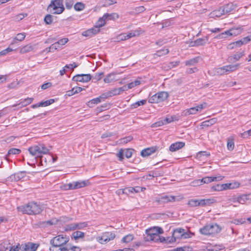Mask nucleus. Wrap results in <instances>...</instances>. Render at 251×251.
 <instances>
[{
	"mask_svg": "<svg viewBox=\"0 0 251 251\" xmlns=\"http://www.w3.org/2000/svg\"><path fill=\"white\" fill-rule=\"evenodd\" d=\"M74 3V0H66L65 5L67 9H70L72 7V6Z\"/></svg>",
	"mask_w": 251,
	"mask_h": 251,
	"instance_id": "e2e57ef3",
	"label": "nucleus"
},
{
	"mask_svg": "<svg viewBox=\"0 0 251 251\" xmlns=\"http://www.w3.org/2000/svg\"><path fill=\"white\" fill-rule=\"evenodd\" d=\"M100 102H101V100L100 99V98L98 97V98L93 99L91 100H90L88 102V106L89 107H92L94 106V104H97L99 103H100Z\"/></svg>",
	"mask_w": 251,
	"mask_h": 251,
	"instance_id": "4c0bfd02",
	"label": "nucleus"
},
{
	"mask_svg": "<svg viewBox=\"0 0 251 251\" xmlns=\"http://www.w3.org/2000/svg\"><path fill=\"white\" fill-rule=\"evenodd\" d=\"M25 176V173L24 172H20L12 175L10 176V179L12 181H18Z\"/></svg>",
	"mask_w": 251,
	"mask_h": 251,
	"instance_id": "b1692460",
	"label": "nucleus"
},
{
	"mask_svg": "<svg viewBox=\"0 0 251 251\" xmlns=\"http://www.w3.org/2000/svg\"><path fill=\"white\" fill-rule=\"evenodd\" d=\"M207 106V103L203 102L197 105L195 107H191L185 110L183 112L185 116H187L190 115L196 114L198 112H201L203 109L205 108Z\"/></svg>",
	"mask_w": 251,
	"mask_h": 251,
	"instance_id": "9d476101",
	"label": "nucleus"
},
{
	"mask_svg": "<svg viewBox=\"0 0 251 251\" xmlns=\"http://www.w3.org/2000/svg\"><path fill=\"white\" fill-rule=\"evenodd\" d=\"M243 31V28L241 27H238L236 28H232L228 30H226L224 32H222L218 34L216 38L217 39H223L230 36H236L240 33Z\"/></svg>",
	"mask_w": 251,
	"mask_h": 251,
	"instance_id": "6e6552de",
	"label": "nucleus"
},
{
	"mask_svg": "<svg viewBox=\"0 0 251 251\" xmlns=\"http://www.w3.org/2000/svg\"><path fill=\"white\" fill-rule=\"evenodd\" d=\"M76 229L75 223H71L67 225L65 227V230L72 231Z\"/></svg>",
	"mask_w": 251,
	"mask_h": 251,
	"instance_id": "de8ad7c7",
	"label": "nucleus"
},
{
	"mask_svg": "<svg viewBox=\"0 0 251 251\" xmlns=\"http://www.w3.org/2000/svg\"><path fill=\"white\" fill-rule=\"evenodd\" d=\"M221 7L224 14H226L234 10L237 6L236 4L229 3Z\"/></svg>",
	"mask_w": 251,
	"mask_h": 251,
	"instance_id": "aec40b11",
	"label": "nucleus"
},
{
	"mask_svg": "<svg viewBox=\"0 0 251 251\" xmlns=\"http://www.w3.org/2000/svg\"><path fill=\"white\" fill-rule=\"evenodd\" d=\"M89 184L88 180H81L73 181L68 184H66L62 186V188L65 190L77 189L83 188Z\"/></svg>",
	"mask_w": 251,
	"mask_h": 251,
	"instance_id": "0eeeda50",
	"label": "nucleus"
},
{
	"mask_svg": "<svg viewBox=\"0 0 251 251\" xmlns=\"http://www.w3.org/2000/svg\"><path fill=\"white\" fill-rule=\"evenodd\" d=\"M200 60L199 57H196L193 58H192L190 60H186L185 62V64L186 66H194L197 63L199 62Z\"/></svg>",
	"mask_w": 251,
	"mask_h": 251,
	"instance_id": "7c9ffc66",
	"label": "nucleus"
},
{
	"mask_svg": "<svg viewBox=\"0 0 251 251\" xmlns=\"http://www.w3.org/2000/svg\"><path fill=\"white\" fill-rule=\"evenodd\" d=\"M212 189L214 191H220L224 190L223 189V185L222 184H217L216 185L213 186L212 187Z\"/></svg>",
	"mask_w": 251,
	"mask_h": 251,
	"instance_id": "052dcab7",
	"label": "nucleus"
},
{
	"mask_svg": "<svg viewBox=\"0 0 251 251\" xmlns=\"http://www.w3.org/2000/svg\"><path fill=\"white\" fill-rule=\"evenodd\" d=\"M60 48V47L57 44L56 42L52 44L49 48V51L53 52L57 49Z\"/></svg>",
	"mask_w": 251,
	"mask_h": 251,
	"instance_id": "3c124183",
	"label": "nucleus"
},
{
	"mask_svg": "<svg viewBox=\"0 0 251 251\" xmlns=\"http://www.w3.org/2000/svg\"><path fill=\"white\" fill-rule=\"evenodd\" d=\"M217 121V119L216 118H212L210 120H206L202 123V126H210L215 124Z\"/></svg>",
	"mask_w": 251,
	"mask_h": 251,
	"instance_id": "c756f323",
	"label": "nucleus"
},
{
	"mask_svg": "<svg viewBox=\"0 0 251 251\" xmlns=\"http://www.w3.org/2000/svg\"><path fill=\"white\" fill-rule=\"evenodd\" d=\"M139 32L138 31H134L133 32H131L127 34H126V39H130L131 37H135L137 35H139Z\"/></svg>",
	"mask_w": 251,
	"mask_h": 251,
	"instance_id": "5fc2aeb1",
	"label": "nucleus"
},
{
	"mask_svg": "<svg viewBox=\"0 0 251 251\" xmlns=\"http://www.w3.org/2000/svg\"><path fill=\"white\" fill-rule=\"evenodd\" d=\"M62 251H80L81 249L77 246L69 247L67 245L66 247L62 249Z\"/></svg>",
	"mask_w": 251,
	"mask_h": 251,
	"instance_id": "c9c22d12",
	"label": "nucleus"
},
{
	"mask_svg": "<svg viewBox=\"0 0 251 251\" xmlns=\"http://www.w3.org/2000/svg\"><path fill=\"white\" fill-rule=\"evenodd\" d=\"M173 234L176 239L181 238L186 239L190 237L189 234L185 232L184 229L181 228H176L174 230Z\"/></svg>",
	"mask_w": 251,
	"mask_h": 251,
	"instance_id": "ddd939ff",
	"label": "nucleus"
},
{
	"mask_svg": "<svg viewBox=\"0 0 251 251\" xmlns=\"http://www.w3.org/2000/svg\"><path fill=\"white\" fill-rule=\"evenodd\" d=\"M251 201V194L239 196V203L244 204Z\"/></svg>",
	"mask_w": 251,
	"mask_h": 251,
	"instance_id": "6ab92c4d",
	"label": "nucleus"
},
{
	"mask_svg": "<svg viewBox=\"0 0 251 251\" xmlns=\"http://www.w3.org/2000/svg\"><path fill=\"white\" fill-rule=\"evenodd\" d=\"M38 246L32 243H27V244H22L20 249L23 251H36Z\"/></svg>",
	"mask_w": 251,
	"mask_h": 251,
	"instance_id": "2eb2a0df",
	"label": "nucleus"
},
{
	"mask_svg": "<svg viewBox=\"0 0 251 251\" xmlns=\"http://www.w3.org/2000/svg\"><path fill=\"white\" fill-rule=\"evenodd\" d=\"M221 229L220 226L216 224H209L200 228V232L202 235H210L219 233Z\"/></svg>",
	"mask_w": 251,
	"mask_h": 251,
	"instance_id": "20e7f679",
	"label": "nucleus"
},
{
	"mask_svg": "<svg viewBox=\"0 0 251 251\" xmlns=\"http://www.w3.org/2000/svg\"><path fill=\"white\" fill-rule=\"evenodd\" d=\"M216 201L214 199H204L201 200L191 199L187 203L189 206L194 207L197 206H205L215 203Z\"/></svg>",
	"mask_w": 251,
	"mask_h": 251,
	"instance_id": "7ed1b4c3",
	"label": "nucleus"
},
{
	"mask_svg": "<svg viewBox=\"0 0 251 251\" xmlns=\"http://www.w3.org/2000/svg\"><path fill=\"white\" fill-rule=\"evenodd\" d=\"M53 21L52 16L50 14H47L44 18V22L47 25H50Z\"/></svg>",
	"mask_w": 251,
	"mask_h": 251,
	"instance_id": "49530a36",
	"label": "nucleus"
},
{
	"mask_svg": "<svg viewBox=\"0 0 251 251\" xmlns=\"http://www.w3.org/2000/svg\"><path fill=\"white\" fill-rule=\"evenodd\" d=\"M147 230H149L151 232H153L154 233L156 234L157 235H159V234L163 233V230L161 227H153L147 229Z\"/></svg>",
	"mask_w": 251,
	"mask_h": 251,
	"instance_id": "2f4dec72",
	"label": "nucleus"
},
{
	"mask_svg": "<svg viewBox=\"0 0 251 251\" xmlns=\"http://www.w3.org/2000/svg\"><path fill=\"white\" fill-rule=\"evenodd\" d=\"M92 78L90 74H78L75 75L72 80L76 82H88Z\"/></svg>",
	"mask_w": 251,
	"mask_h": 251,
	"instance_id": "f8f14e48",
	"label": "nucleus"
},
{
	"mask_svg": "<svg viewBox=\"0 0 251 251\" xmlns=\"http://www.w3.org/2000/svg\"><path fill=\"white\" fill-rule=\"evenodd\" d=\"M176 199V197L173 196H159L154 198L153 202L158 205H161L169 202L175 201Z\"/></svg>",
	"mask_w": 251,
	"mask_h": 251,
	"instance_id": "1a4fd4ad",
	"label": "nucleus"
},
{
	"mask_svg": "<svg viewBox=\"0 0 251 251\" xmlns=\"http://www.w3.org/2000/svg\"><path fill=\"white\" fill-rule=\"evenodd\" d=\"M132 137L130 136L126 137L123 138H121L119 140V143L121 144H126L128 142L131 141L132 140Z\"/></svg>",
	"mask_w": 251,
	"mask_h": 251,
	"instance_id": "8fccbe9b",
	"label": "nucleus"
},
{
	"mask_svg": "<svg viewBox=\"0 0 251 251\" xmlns=\"http://www.w3.org/2000/svg\"><path fill=\"white\" fill-rule=\"evenodd\" d=\"M33 100V98H27L26 99H25L24 100H21L20 102L19 103L15 104L13 105V107L16 106H20V107H25L27 105L31 103Z\"/></svg>",
	"mask_w": 251,
	"mask_h": 251,
	"instance_id": "a878e982",
	"label": "nucleus"
},
{
	"mask_svg": "<svg viewBox=\"0 0 251 251\" xmlns=\"http://www.w3.org/2000/svg\"><path fill=\"white\" fill-rule=\"evenodd\" d=\"M250 136H251V129L245 131L241 134V137L244 138H247Z\"/></svg>",
	"mask_w": 251,
	"mask_h": 251,
	"instance_id": "338daca9",
	"label": "nucleus"
},
{
	"mask_svg": "<svg viewBox=\"0 0 251 251\" xmlns=\"http://www.w3.org/2000/svg\"><path fill=\"white\" fill-rule=\"evenodd\" d=\"M115 74L114 73L108 74L104 79L105 83H110L115 79Z\"/></svg>",
	"mask_w": 251,
	"mask_h": 251,
	"instance_id": "f704fd0d",
	"label": "nucleus"
},
{
	"mask_svg": "<svg viewBox=\"0 0 251 251\" xmlns=\"http://www.w3.org/2000/svg\"><path fill=\"white\" fill-rule=\"evenodd\" d=\"M33 50V47L31 45H27L23 47L20 50L22 53H25L31 51Z\"/></svg>",
	"mask_w": 251,
	"mask_h": 251,
	"instance_id": "e433bc0d",
	"label": "nucleus"
},
{
	"mask_svg": "<svg viewBox=\"0 0 251 251\" xmlns=\"http://www.w3.org/2000/svg\"><path fill=\"white\" fill-rule=\"evenodd\" d=\"M69 241V238L66 235H59L54 237L50 241L51 246L50 248V251H62V249Z\"/></svg>",
	"mask_w": 251,
	"mask_h": 251,
	"instance_id": "f03ea898",
	"label": "nucleus"
},
{
	"mask_svg": "<svg viewBox=\"0 0 251 251\" xmlns=\"http://www.w3.org/2000/svg\"><path fill=\"white\" fill-rule=\"evenodd\" d=\"M227 147L229 151H232L234 148V144L233 140H228L227 141Z\"/></svg>",
	"mask_w": 251,
	"mask_h": 251,
	"instance_id": "0e129e2a",
	"label": "nucleus"
},
{
	"mask_svg": "<svg viewBox=\"0 0 251 251\" xmlns=\"http://www.w3.org/2000/svg\"><path fill=\"white\" fill-rule=\"evenodd\" d=\"M84 235L85 234L84 232L80 231H76L73 233L72 236L76 240L79 238H84Z\"/></svg>",
	"mask_w": 251,
	"mask_h": 251,
	"instance_id": "72a5a7b5",
	"label": "nucleus"
},
{
	"mask_svg": "<svg viewBox=\"0 0 251 251\" xmlns=\"http://www.w3.org/2000/svg\"><path fill=\"white\" fill-rule=\"evenodd\" d=\"M210 155V153L209 152H208L207 151H199L197 154V157L198 158H200L202 156H206V157H208Z\"/></svg>",
	"mask_w": 251,
	"mask_h": 251,
	"instance_id": "603ef678",
	"label": "nucleus"
},
{
	"mask_svg": "<svg viewBox=\"0 0 251 251\" xmlns=\"http://www.w3.org/2000/svg\"><path fill=\"white\" fill-rule=\"evenodd\" d=\"M21 152V151L20 149L16 148H11L8 151L7 156H9L11 154H19Z\"/></svg>",
	"mask_w": 251,
	"mask_h": 251,
	"instance_id": "ea45409f",
	"label": "nucleus"
},
{
	"mask_svg": "<svg viewBox=\"0 0 251 251\" xmlns=\"http://www.w3.org/2000/svg\"><path fill=\"white\" fill-rule=\"evenodd\" d=\"M133 150L131 149H127L125 151V155L127 158H129L132 155Z\"/></svg>",
	"mask_w": 251,
	"mask_h": 251,
	"instance_id": "680f3d73",
	"label": "nucleus"
},
{
	"mask_svg": "<svg viewBox=\"0 0 251 251\" xmlns=\"http://www.w3.org/2000/svg\"><path fill=\"white\" fill-rule=\"evenodd\" d=\"M94 26L91 28H90L87 30L83 31L82 35L85 37H92L94 35H95L100 32V29L97 28Z\"/></svg>",
	"mask_w": 251,
	"mask_h": 251,
	"instance_id": "a211bd4d",
	"label": "nucleus"
},
{
	"mask_svg": "<svg viewBox=\"0 0 251 251\" xmlns=\"http://www.w3.org/2000/svg\"><path fill=\"white\" fill-rule=\"evenodd\" d=\"M75 226L76 229H80L87 227L88 226V224L87 222H81L78 223H75Z\"/></svg>",
	"mask_w": 251,
	"mask_h": 251,
	"instance_id": "09e8293b",
	"label": "nucleus"
},
{
	"mask_svg": "<svg viewBox=\"0 0 251 251\" xmlns=\"http://www.w3.org/2000/svg\"><path fill=\"white\" fill-rule=\"evenodd\" d=\"M68 41L69 40L67 38H64L59 40L58 41L56 42V43L60 47V46H63L66 44Z\"/></svg>",
	"mask_w": 251,
	"mask_h": 251,
	"instance_id": "69168bd1",
	"label": "nucleus"
},
{
	"mask_svg": "<svg viewBox=\"0 0 251 251\" xmlns=\"http://www.w3.org/2000/svg\"><path fill=\"white\" fill-rule=\"evenodd\" d=\"M51 2H53L54 5L59 9H65L63 6V0H51Z\"/></svg>",
	"mask_w": 251,
	"mask_h": 251,
	"instance_id": "a19ab883",
	"label": "nucleus"
},
{
	"mask_svg": "<svg viewBox=\"0 0 251 251\" xmlns=\"http://www.w3.org/2000/svg\"><path fill=\"white\" fill-rule=\"evenodd\" d=\"M215 73L218 75H222L226 73L224 67H220L216 69Z\"/></svg>",
	"mask_w": 251,
	"mask_h": 251,
	"instance_id": "bf43d9fd",
	"label": "nucleus"
},
{
	"mask_svg": "<svg viewBox=\"0 0 251 251\" xmlns=\"http://www.w3.org/2000/svg\"><path fill=\"white\" fill-rule=\"evenodd\" d=\"M169 95L167 92L161 91L152 96L149 99V102L151 103H157L166 100Z\"/></svg>",
	"mask_w": 251,
	"mask_h": 251,
	"instance_id": "423d86ee",
	"label": "nucleus"
},
{
	"mask_svg": "<svg viewBox=\"0 0 251 251\" xmlns=\"http://www.w3.org/2000/svg\"><path fill=\"white\" fill-rule=\"evenodd\" d=\"M103 18H105L108 20H115L119 18V15L116 13L111 14L105 13L103 15Z\"/></svg>",
	"mask_w": 251,
	"mask_h": 251,
	"instance_id": "c85d7f7f",
	"label": "nucleus"
},
{
	"mask_svg": "<svg viewBox=\"0 0 251 251\" xmlns=\"http://www.w3.org/2000/svg\"><path fill=\"white\" fill-rule=\"evenodd\" d=\"M85 8V5L82 2H76L74 5V9L77 11H80L83 10Z\"/></svg>",
	"mask_w": 251,
	"mask_h": 251,
	"instance_id": "58836bf2",
	"label": "nucleus"
},
{
	"mask_svg": "<svg viewBox=\"0 0 251 251\" xmlns=\"http://www.w3.org/2000/svg\"><path fill=\"white\" fill-rule=\"evenodd\" d=\"M185 146V143L183 142H177L171 145L169 148V150L172 151H176Z\"/></svg>",
	"mask_w": 251,
	"mask_h": 251,
	"instance_id": "4be33fe9",
	"label": "nucleus"
},
{
	"mask_svg": "<svg viewBox=\"0 0 251 251\" xmlns=\"http://www.w3.org/2000/svg\"><path fill=\"white\" fill-rule=\"evenodd\" d=\"M133 238L134 236L132 234H128L123 238L122 241L124 243H129L133 240Z\"/></svg>",
	"mask_w": 251,
	"mask_h": 251,
	"instance_id": "79ce46f5",
	"label": "nucleus"
},
{
	"mask_svg": "<svg viewBox=\"0 0 251 251\" xmlns=\"http://www.w3.org/2000/svg\"><path fill=\"white\" fill-rule=\"evenodd\" d=\"M28 151L32 156L40 157L41 154L48 153L49 150L44 145L39 144L38 145L30 147L28 149Z\"/></svg>",
	"mask_w": 251,
	"mask_h": 251,
	"instance_id": "39448f33",
	"label": "nucleus"
},
{
	"mask_svg": "<svg viewBox=\"0 0 251 251\" xmlns=\"http://www.w3.org/2000/svg\"><path fill=\"white\" fill-rule=\"evenodd\" d=\"M115 237V234L110 232H106L103 233L101 236L97 238V241L100 244H104L109 241L113 240Z\"/></svg>",
	"mask_w": 251,
	"mask_h": 251,
	"instance_id": "9b49d317",
	"label": "nucleus"
},
{
	"mask_svg": "<svg viewBox=\"0 0 251 251\" xmlns=\"http://www.w3.org/2000/svg\"><path fill=\"white\" fill-rule=\"evenodd\" d=\"M222 179V176L209 177L206 176L201 179V185L203 183H208L212 181H217Z\"/></svg>",
	"mask_w": 251,
	"mask_h": 251,
	"instance_id": "393cba45",
	"label": "nucleus"
},
{
	"mask_svg": "<svg viewBox=\"0 0 251 251\" xmlns=\"http://www.w3.org/2000/svg\"><path fill=\"white\" fill-rule=\"evenodd\" d=\"M129 191H130V189H128V188H126V189H119L117 191L116 193L118 195H121V194H128V193H129Z\"/></svg>",
	"mask_w": 251,
	"mask_h": 251,
	"instance_id": "6e6d98bb",
	"label": "nucleus"
},
{
	"mask_svg": "<svg viewBox=\"0 0 251 251\" xmlns=\"http://www.w3.org/2000/svg\"><path fill=\"white\" fill-rule=\"evenodd\" d=\"M105 18H103V16L100 18L98 20V22L96 23L95 27H97V28L100 29V27L103 26L105 24Z\"/></svg>",
	"mask_w": 251,
	"mask_h": 251,
	"instance_id": "473e14b6",
	"label": "nucleus"
},
{
	"mask_svg": "<svg viewBox=\"0 0 251 251\" xmlns=\"http://www.w3.org/2000/svg\"><path fill=\"white\" fill-rule=\"evenodd\" d=\"M25 37V33H18L17 36L14 38L15 40H18L19 41H22L24 40Z\"/></svg>",
	"mask_w": 251,
	"mask_h": 251,
	"instance_id": "864d4df0",
	"label": "nucleus"
},
{
	"mask_svg": "<svg viewBox=\"0 0 251 251\" xmlns=\"http://www.w3.org/2000/svg\"><path fill=\"white\" fill-rule=\"evenodd\" d=\"M225 15L224 13L223 12V10L222 7H221L219 9L215 10L211 12L210 14V18H218L222 15Z\"/></svg>",
	"mask_w": 251,
	"mask_h": 251,
	"instance_id": "bb28decb",
	"label": "nucleus"
},
{
	"mask_svg": "<svg viewBox=\"0 0 251 251\" xmlns=\"http://www.w3.org/2000/svg\"><path fill=\"white\" fill-rule=\"evenodd\" d=\"M158 239H159V235L151 232L148 230H146V234L144 235V239L146 242L154 241L158 242Z\"/></svg>",
	"mask_w": 251,
	"mask_h": 251,
	"instance_id": "4468645a",
	"label": "nucleus"
},
{
	"mask_svg": "<svg viewBox=\"0 0 251 251\" xmlns=\"http://www.w3.org/2000/svg\"><path fill=\"white\" fill-rule=\"evenodd\" d=\"M158 148L156 146H153L150 148H148L143 150L141 152V155L142 157H147L154 153Z\"/></svg>",
	"mask_w": 251,
	"mask_h": 251,
	"instance_id": "f3484780",
	"label": "nucleus"
},
{
	"mask_svg": "<svg viewBox=\"0 0 251 251\" xmlns=\"http://www.w3.org/2000/svg\"><path fill=\"white\" fill-rule=\"evenodd\" d=\"M245 55V52L244 50L242 51L237 52L233 55L230 56L228 57V60L230 62H234L238 61L242 56Z\"/></svg>",
	"mask_w": 251,
	"mask_h": 251,
	"instance_id": "412c9836",
	"label": "nucleus"
},
{
	"mask_svg": "<svg viewBox=\"0 0 251 251\" xmlns=\"http://www.w3.org/2000/svg\"><path fill=\"white\" fill-rule=\"evenodd\" d=\"M140 83L141 81L140 80H135V81L128 83V87L131 89L136 86L140 85Z\"/></svg>",
	"mask_w": 251,
	"mask_h": 251,
	"instance_id": "13d9d810",
	"label": "nucleus"
},
{
	"mask_svg": "<svg viewBox=\"0 0 251 251\" xmlns=\"http://www.w3.org/2000/svg\"><path fill=\"white\" fill-rule=\"evenodd\" d=\"M208 38L207 37L202 38H199L195 41L192 42L190 44L192 47L202 46L205 45L208 42Z\"/></svg>",
	"mask_w": 251,
	"mask_h": 251,
	"instance_id": "5701e85b",
	"label": "nucleus"
},
{
	"mask_svg": "<svg viewBox=\"0 0 251 251\" xmlns=\"http://www.w3.org/2000/svg\"><path fill=\"white\" fill-rule=\"evenodd\" d=\"M239 64H236L234 65H229L225 66L224 68L226 73L232 72L236 70L239 66Z\"/></svg>",
	"mask_w": 251,
	"mask_h": 251,
	"instance_id": "cd10ccee",
	"label": "nucleus"
},
{
	"mask_svg": "<svg viewBox=\"0 0 251 251\" xmlns=\"http://www.w3.org/2000/svg\"><path fill=\"white\" fill-rule=\"evenodd\" d=\"M104 73L103 72L96 73L93 77V79L96 81H99L102 78Z\"/></svg>",
	"mask_w": 251,
	"mask_h": 251,
	"instance_id": "4d7b16f0",
	"label": "nucleus"
},
{
	"mask_svg": "<svg viewBox=\"0 0 251 251\" xmlns=\"http://www.w3.org/2000/svg\"><path fill=\"white\" fill-rule=\"evenodd\" d=\"M169 52V50L168 49H164L157 51L156 53H155V55H156L158 56H161L164 55L168 54Z\"/></svg>",
	"mask_w": 251,
	"mask_h": 251,
	"instance_id": "c03bdc74",
	"label": "nucleus"
},
{
	"mask_svg": "<svg viewBox=\"0 0 251 251\" xmlns=\"http://www.w3.org/2000/svg\"><path fill=\"white\" fill-rule=\"evenodd\" d=\"M241 40L242 42H243V45L247 44L251 40V35L243 38L242 39H241Z\"/></svg>",
	"mask_w": 251,
	"mask_h": 251,
	"instance_id": "774afa93",
	"label": "nucleus"
},
{
	"mask_svg": "<svg viewBox=\"0 0 251 251\" xmlns=\"http://www.w3.org/2000/svg\"><path fill=\"white\" fill-rule=\"evenodd\" d=\"M18 211L23 214L36 215L43 211V207L40 204L35 202H30L17 207Z\"/></svg>",
	"mask_w": 251,
	"mask_h": 251,
	"instance_id": "f257e3e1",
	"label": "nucleus"
},
{
	"mask_svg": "<svg viewBox=\"0 0 251 251\" xmlns=\"http://www.w3.org/2000/svg\"><path fill=\"white\" fill-rule=\"evenodd\" d=\"M146 103V100H142L140 101H138L131 105L132 108H136L140 105H143Z\"/></svg>",
	"mask_w": 251,
	"mask_h": 251,
	"instance_id": "37998d69",
	"label": "nucleus"
},
{
	"mask_svg": "<svg viewBox=\"0 0 251 251\" xmlns=\"http://www.w3.org/2000/svg\"><path fill=\"white\" fill-rule=\"evenodd\" d=\"M54 101L55 100L54 99H51L45 101H41L40 104L41 105V107H45L53 103Z\"/></svg>",
	"mask_w": 251,
	"mask_h": 251,
	"instance_id": "a18cd8bd",
	"label": "nucleus"
},
{
	"mask_svg": "<svg viewBox=\"0 0 251 251\" xmlns=\"http://www.w3.org/2000/svg\"><path fill=\"white\" fill-rule=\"evenodd\" d=\"M48 10L52 14H60L62 13L65 9H59L54 5L53 2L50 1V4L48 5Z\"/></svg>",
	"mask_w": 251,
	"mask_h": 251,
	"instance_id": "dca6fc26",
	"label": "nucleus"
}]
</instances>
